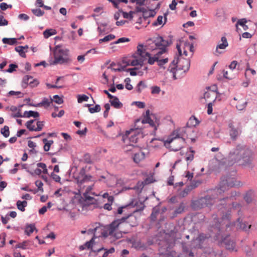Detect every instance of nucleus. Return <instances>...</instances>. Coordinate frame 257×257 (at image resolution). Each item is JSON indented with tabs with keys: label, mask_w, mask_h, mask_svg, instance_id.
Wrapping results in <instances>:
<instances>
[{
	"label": "nucleus",
	"mask_w": 257,
	"mask_h": 257,
	"mask_svg": "<svg viewBox=\"0 0 257 257\" xmlns=\"http://www.w3.org/2000/svg\"><path fill=\"white\" fill-rule=\"evenodd\" d=\"M228 197L220 199L218 200L217 207L218 214L220 216L221 222L223 221H229L231 218V209L237 211L238 218L234 223L237 229H240L244 231H247L251 227V225H247L246 222H243L244 219L243 211L242 209L241 203L237 202H233L231 203V207H229V204L227 203Z\"/></svg>",
	"instance_id": "nucleus-1"
},
{
	"label": "nucleus",
	"mask_w": 257,
	"mask_h": 257,
	"mask_svg": "<svg viewBox=\"0 0 257 257\" xmlns=\"http://www.w3.org/2000/svg\"><path fill=\"white\" fill-rule=\"evenodd\" d=\"M254 154L252 150L246 145L238 144L229 152L228 156L222 163L225 166H232L235 163L239 165L246 166L253 161Z\"/></svg>",
	"instance_id": "nucleus-2"
},
{
	"label": "nucleus",
	"mask_w": 257,
	"mask_h": 257,
	"mask_svg": "<svg viewBox=\"0 0 257 257\" xmlns=\"http://www.w3.org/2000/svg\"><path fill=\"white\" fill-rule=\"evenodd\" d=\"M75 180L77 183V189L78 193L77 195L82 194L86 201H91L95 200L93 197L88 195V194L93 189L95 183V178L85 172V169L82 168L79 172L74 176Z\"/></svg>",
	"instance_id": "nucleus-3"
},
{
	"label": "nucleus",
	"mask_w": 257,
	"mask_h": 257,
	"mask_svg": "<svg viewBox=\"0 0 257 257\" xmlns=\"http://www.w3.org/2000/svg\"><path fill=\"white\" fill-rule=\"evenodd\" d=\"M122 219H116L111 222L102 233L104 237L110 236L113 240L121 238L123 234L128 232V229L124 227V223L121 222Z\"/></svg>",
	"instance_id": "nucleus-4"
},
{
	"label": "nucleus",
	"mask_w": 257,
	"mask_h": 257,
	"mask_svg": "<svg viewBox=\"0 0 257 257\" xmlns=\"http://www.w3.org/2000/svg\"><path fill=\"white\" fill-rule=\"evenodd\" d=\"M190 66V60L182 57L175 58L169 66L168 70L173 73V77L176 79L178 74H181L187 71Z\"/></svg>",
	"instance_id": "nucleus-5"
},
{
	"label": "nucleus",
	"mask_w": 257,
	"mask_h": 257,
	"mask_svg": "<svg viewBox=\"0 0 257 257\" xmlns=\"http://www.w3.org/2000/svg\"><path fill=\"white\" fill-rule=\"evenodd\" d=\"M184 143L185 140L180 136L178 131L175 130L165 141L164 145L173 151H178L182 148Z\"/></svg>",
	"instance_id": "nucleus-6"
},
{
	"label": "nucleus",
	"mask_w": 257,
	"mask_h": 257,
	"mask_svg": "<svg viewBox=\"0 0 257 257\" xmlns=\"http://www.w3.org/2000/svg\"><path fill=\"white\" fill-rule=\"evenodd\" d=\"M221 194L220 193V190H219L218 188L214 189L210 191L209 194L195 201L194 204L196 207L199 208L210 207L214 204L216 199L218 197V195Z\"/></svg>",
	"instance_id": "nucleus-7"
},
{
	"label": "nucleus",
	"mask_w": 257,
	"mask_h": 257,
	"mask_svg": "<svg viewBox=\"0 0 257 257\" xmlns=\"http://www.w3.org/2000/svg\"><path fill=\"white\" fill-rule=\"evenodd\" d=\"M243 185L241 181L234 177H226L225 179L221 180L218 188L220 190V193H222L228 190L230 188L240 187Z\"/></svg>",
	"instance_id": "nucleus-8"
},
{
	"label": "nucleus",
	"mask_w": 257,
	"mask_h": 257,
	"mask_svg": "<svg viewBox=\"0 0 257 257\" xmlns=\"http://www.w3.org/2000/svg\"><path fill=\"white\" fill-rule=\"evenodd\" d=\"M54 60L52 64H62L71 61L69 56L68 51L62 49L60 46H56L54 50Z\"/></svg>",
	"instance_id": "nucleus-9"
},
{
	"label": "nucleus",
	"mask_w": 257,
	"mask_h": 257,
	"mask_svg": "<svg viewBox=\"0 0 257 257\" xmlns=\"http://www.w3.org/2000/svg\"><path fill=\"white\" fill-rule=\"evenodd\" d=\"M143 47L144 46L142 44H140L138 46L137 54L143 58L144 61L148 58V63L150 65H153L155 62H157V60L159 59V56L163 54V50L162 51H158L156 54H155L153 57H152L149 53L146 52Z\"/></svg>",
	"instance_id": "nucleus-10"
},
{
	"label": "nucleus",
	"mask_w": 257,
	"mask_h": 257,
	"mask_svg": "<svg viewBox=\"0 0 257 257\" xmlns=\"http://www.w3.org/2000/svg\"><path fill=\"white\" fill-rule=\"evenodd\" d=\"M141 130L138 128H131L125 132L122 137L124 143L136 144L137 143L139 137L142 136Z\"/></svg>",
	"instance_id": "nucleus-11"
},
{
	"label": "nucleus",
	"mask_w": 257,
	"mask_h": 257,
	"mask_svg": "<svg viewBox=\"0 0 257 257\" xmlns=\"http://www.w3.org/2000/svg\"><path fill=\"white\" fill-rule=\"evenodd\" d=\"M138 210H135L133 213L128 214L126 216L123 217L120 219H122L121 222L124 223V227L127 229V226L134 227L138 224V218L135 215V213L138 212Z\"/></svg>",
	"instance_id": "nucleus-12"
},
{
	"label": "nucleus",
	"mask_w": 257,
	"mask_h": 257,
	"mask_svg": "<svg viewBox=\"0 0 257 257\" xmlns=\"http://www.w3.org/2000/svg\"><path fill=\"white\" fill-rule=\"evenodd\" d=\"M228 127L230 139L232 141H236L242 133L241 127L235 126L234 122L232 120L228 122Z\"/></svg>",
	"instance_id": "nucleus-13"
},
{
	"label": "nucleus",
	"mask_w": 257,
	"mask_h": 257,
	"mask_svg": "<svg viewBox=\"0 0 257 257\" xmlns=\"http://www.w3.org/2000/svg\"><path fill=\"white\" fill-rule=\"evenodd\" d=\"M207 236L204 233H200L198 237L193 239L191 243V247L192 248H200L202 246L203 244L207 238Z\"/></svg>",
	"instance_id": "nucleus-14"
},
{
	"label": "nucleus",
	"mask_w": 257,
	"mask_h": 257,
	"mask_svg": "<svg viewBox=\"0 0 257 257\" xmlns=\"http://www.w3.org/2000/svg\"><path fill=\"white\" fill-rule=\"evenodd\" d=\"M243 199L246 204L254 203L256 202V193L253 189L247 190L243 195Z\"/></svg>",
	"instance_id": "nucleus-15"
},
{
	"label": "nucleus",
	"mask_w": 257,
	"mask_h": 257,
	"mask_svg": "<svg viewBox=\"0 0 257 257\" xmlns=\"http://www.w3.org/2000/svg\"><path fill=\"white\" fill-rule=\"evenodd\" d=\"M233 99L236 101L235 107L238 110L244 109L247 104V101L245 97L243 96H237Z\"/></svg>",
	"instance_id": "nucleus-16"
},
{
	"label": "nucleus",
	"mask_w": 257,
	"mask_h": 257,
	"mask_svg": "<svg viewBox=\"0 0 257 257\" xmlns=\"http://www.w3.org/2000/svg\"><path fill=\"white\" fill-rule=\"evenodd\" d=\"M155 44L157 47H158L160 50L159 51H162L163 50V53L166 52V47L168 45L167 41L164 40L162 37H158L154 41Z\"/></svg>",
	"instance_id": "nucleus-17"
},
{
	"label": "nucleus",
	"mask_w": 257,
	"mask_h": 257,
	"mask_svg": "<svg viewBox=\"0 0 257 257\" xmlns=\"http://www.w3.org/2000/svg\"><path fill=\"white\" fill-rule=\"evenodd\" d=\"M34 173L37 175H40L41 174H48V170L46 165L43 163H38L36 164V168L34 171Z\"/></svg>",
	"instance_id": "nucleus-18"
},
{
	"label": "nucleus",
	"mask_w": 257,
	"mask_h": 257,
	"mask_svg": "<svg viewBox=\"0 0 257 257\" xmlns=\"http://www.w3.org/2000/svg\"><path fill=\"white\" fill-rule=\"evenodd\" d=\"M228 46V43L227 39L225 37H222L221 38L220 41H219L216 46L215 50V55H218L221 53L218 49H225Z\"/></svg>",
	"instance_id": "nucleus-19"
},
{
	"label": "nucleus",
	"mask_w": 257,
	"mask_h": 257,
	"mask_svg": "<svg viewBox=\"0 0 257 257\" xmlns=\"http://www.w3.org/2000/svg\"><path fill=\"white\" fill-rule=\"evenodd\" d=\"M221 239L222 243H223L224 244L225 247L227 249L230 250L231 251H237V250L235 249V242L231 240L230 239H229L228 236L224 237L223 238H221Z\"/></svg>",
	"instance_id": "nucleus-20"
},
{
	"label": "nucleus",
	"mask_w": 257,
	"mask_h": 257,
	"mask_svg": "<svg viewBox=\"0 0 257 257\" xmlns=\"http://www.w3.org/2000/svg\"><path fill=\"white\" fill-rule=\"evenodd\" d=\"M131 66H137L140 65L143 66L144 64V59L140 56V58H138L136 56H133L132 59H130Z\"/></svg>",
	"instance_id": "nucleus-21"
},
{
	"label": "nucleus",
	"mask_w": 257,
	"mask_h": 257,
	"mask_svg": "<svg viewBox=\"0 0 257 257\" xmlns=\"http://www.w3.org/2000/svg\"><path fill=\"white\" fill-rule=\"evenodd\" d=\"M130 243L132 244L133 247L137 249H144L145 248V245L142 243L140 240L132 238L130 240Z\"/></svg>",
	"instance_id": "nucleus-22"
},
{
	"label": "nucleus",
	"mask_w": 257,
	"mask_h": 257,
	"mask_svg": "<svg viewBox=\"0 0 257 257\" xmlns=\"http://www.w3.org/2000/svg\"><path fill=\"white\" fill-rule=\"evenodd\" d=\"M141 122L143 124L148 123L150 126L154 127V131H156L157 130V127L159 125V124L157 121L154 122L150 117L144 118L142 119Z\"/></svg>",
	"instance_id": "nucleus-23"
},
{
	"label": "nucleus",
	"mask_w": 257,
	"mask_h": 257,
	"mask_svg": "<svg viewBox=\"0 0 257 257\" xmlns=\"http://www.w3.org/2000/svg\"><path fill=\"white\" fill-rule=\"evenodd\" d=\"M95 238V235H94V236L88 241H87L86 242H85V244L82 245H80L79 247V249L80 250H84L85 249H90V248H91L92 247V245L94 243V238Z\"/></svg>",
	"instance_id": "nucleus-24"
},
{
	"label": "nucleus",
	"mask_w": 257,
	"mask_h": 257,
	"mask_svg": "<svg viewBox=\"0 0 257 257\" xmlns=\"http://www.w3.org/2000/svg\"><path fill=\"white\" fill-rule=\"evenodd\" d=\"M145 158V154L143 152H139L136 153L133 157L134 161L136 163H139Z\"/></svg>",
	"instance_id": "nucleus-25"
},
{
	"label": "nucleus",
	"mask_w": 257,
	"mask_h": 257,
	"mask_svg": "<svg viewBox=\"0 0 257 257\" xmlns=\"http://www.w3.org/2000/svg\"><path fill=\"white\" fill-rule=\"evenodd\" d=\"M109 102L112 106L115 108H120L122 106V104L119 101L118 98L114 96L112 99L109 100Z\"/></svg>",
	"instance_id": "nucleus-26"
},
{
	"label": "nucleus",
	"mask_w": 257,
	"mask_h": 257,
	"mask_svg": "<svg viewBox=\"0 0 257 257\" xmlns=\"http://www.w3.org/2000/svg\"><path fill=\"white\" fill-rule=\"evenodd\" d=\"M204 97L206 100H210L209 99L211 98V100L214 101L216 97V94L214 91H209L206 92L204 94Z\"/></svg>",
	"instance_id": "nucleus-27"
},
{
	"label": "nucleus",
	"mask_w": 257,
	"mask_h": 257,
	"mask_svg": "<svg viewBox=\"0 0 257 257\" xmlns=\"http://www.w3.org/2000/svg\"><path fill=\"white\" fill-rule=\"evenodd\" d=\"M53 102V99L52 98L50 99V100H49L48 98H44V99L42 101V102L36 104H34L33 106H44L45 107H48L50 105V103Z\"/></svg>",
	"instance_id": "nucleus-28"
},
{
	"label": "nucleus",
	"mask_w": 257,
	"mask_h": 257,
	"mask_svg": "<svg viewBox=\"0 0 257 257\" xmlns=\"http://www.w3.org/2000/svg\"><path fill=\"white\" fill-rule=\"evenodd\" d=\"M32 77L31 76L29 75H26L24 77L22 83V86L23 88H26L28 84L31 85L32 83V81H29L30 79H32Z\"/></svg>",
	"instance_id": "nucleus-29"
},
{
	"label": "nucleus",
	"mask_w": 257,
	"mask_h": 257,
	"mask_svg": "<svg viewBox=\"0 0 257 257\" xmlns=\"http://www.w3.org/2000/svg\"><path fill=\"white\" fill-rule=\"evenodd\" d=\"M132 207L133 206L131 204L123 206L118 208L117 212L118 214L126 213L128 212V210L132 208Z\"/></svg>",
	"instance_id": "nucleus-30"
},
{
	"label": "nucleus",
	"mask_w": 257,
	"mask_h": 257,
	"mask_svg": "<svg viewBox=\"0 0 257 257\" xmlns=\"http://www.w3.org/2000/svg\"><path fill=\"white\" fill-rule=\"evenodd\" d=\"M57 34V31L55 29H47L43 32L44 37L47 39L51 36Z\"/></svg>",
	"instance_id": "nucleus-31"
},
{
	"label": "nucleus",
	"mask_w": 257,
	"mask_h": 257,
	"mask_svg": "<svg viewBox=\"0 0 257 257\" xmlns=\"http://www.w3.org/2000/svg\"><path fill=\"white\" fill-rule=\"evenodd\" d=\"M4 44H7L10 45H14L17 44V41L16 38H4L2 39Z\"/></svg>",
	"instance_id": "nucleus-32"
},
{
	"label": "nucleus",
	"mask_w": 257,
	"mask_h": 257,
	"mask_svg": "<svg viewBox=\"0 0 257 257\" xmlns=\"http://www.w3.org/2000/svg\"><path fill=\"white\" fill-rule=\"evenodd\" d=\"M27 202L26 201H21L20 200H18L17 202V206L18 209H19L20 210H21L22 211H25V207L27 206Z\"/></svg>",
	"instance_id": "nucleus-33"
},
{
	"label": "nucleus",
	"mask_w": 257,
	"mask_h": 257,
	"mask_svg": "<svg viewBox=\"0 0 257 257\" xmlns=\"http://www.w3.org/2000/svg\"><path fill=\"white\" fill-rule=\"evenodd\" d=\"M43 141V143L45 144L44 146V149L45 151L47 152L50 150L51 145L53 143V141H52V140L48 141L46 139H44Z\"/></svg>",
	"instance_id": "nucleus-34"
},
{
	"label": "nucleus",
	"mask_w": 257,
	"mask_h": 257,
	"mask_svg": "<svg viewBox=\"0 0 257 257\" xmlns=\"http://www.w3.org/2000/svg\"><path fill=\"white\" fill-rule=\"evenodd\" d=\"M195 154V151L193 150H190V151L187 152L186 153V160L187 162H191L193 159H194V155Z\"/></svg>",
	"instance_id": "nucleus-35"
},
{
	"label": "nucleus",
	"mask_w": 257,
	"mask_h": 257,
	"mask_svg": "<svg viewBox=\"0 0 257 257\" xmlns=\"http://www.w3.org/2000/svg\"><path fill=\"white\" fill-rule=\"evenodd\" d=\"M115 38V36L112 34H109L107 36H105L103 38L100 39L99 40L100 43L102 42H108L110 40H112Z\"/></svg>",
	"instance_id": "nucleus-36"
},
{
	"label": "nucleus",
	"mask_w": 257,
	"mask_h": 257,
	"mask_svg": "<svg viewBox=\"0 0 257 257\" xmlns=\"http://www.w3.org/2000/svg\"><path fill=\"white\" fill-rule=\"evenodd\" d=\"M44 123L45 122L44 121H37L36 123L37 127H35L33 125V131H41L44 125Z\"/></svg>",
	"instance_id": "nucleus-37"
},
{
	"label": "nucleus",
	"mask_w": 257,
	"mask_h": 257,
	"mask_svg": "<svg viewBox=\"0 0 257 257\" xmlns=\"http://www.w3.org/2000/svg\"><path fill=\"white\" fill-rule=\"evenodd\" d=\"M1 134L5 137L8 138L10 135L9 127L8 126L5 125L1 130Z\"/></svg>",
	"instance_id": "nucleus-38"
},
{
	"label": "nucleus",
	"mask_w": 257,
	"mask_h": 257,
	"mask_svg": "<svg viewBox=\"0 0 257 257\" xmlns=\"http://www.w3.org/2000/svg\"><path fill=\"white\" fill-rule=\"evenodd\" d=\"M24 49H25V47L23 46H19L18 47H16L15 48V50L19 52L20 55L22 57H25L26 55L25 53V52L24 51Z\"/></svg>",
	"instance_id": "nucleus-39"
},
{
	"label": "nucleus",
	"mask_w": 257,
	"mask_h": 257,
	"mask_svg": "<svg viewBox=\"0 0 257 257\" xmlns=\"http://www.w3.org/2000/svg\"><path fill=\"white\" fill-rule=\"evenodd\" d=\"M204 256H205V257H223L222 256V254L221 253H215V252L213 251L212 252H210L208 254H206V253H204V254H203L201 257H204Z\"/></svg>",
	"instance_id": "nucleus-40"
},
{
	"label": "nucleus",
	"mask_w": 257,
	"mask_h": 257,
	"mask_svg": "<svg viewBox=\"0 0 257 257\" xmlns=\"http://www.w3.org/2000/svg\"><path fill=\"white\" fill-rule=\"evenodd\" d=\"M100 110H101L100 106L98 104L95 105V106L94 107H89V111L91 113L99 112L100 111Z\"/></svg>",
	"instance_id": "nucleus-41"
},
{
	"label": "nucleus",
	"mask_w": 257,
	"mask_h": 257,
	"mask_svg": "<svg viewBox=\"0 0 257 257\" xmlns=\"http://www.w3.org/2000/svg\"><path fill=\"white\" fill-rule=\"evenodd\" d=\"M185 206L183 203H180L179 206L176 209L175 211V214H180L183 212L184 210Z\"/></svg>",
	"instance_id": "nucleus-42"
},
{
	"label": "nucleus",
	"mask_w": 257,
	"mask_h": 257,
	"mask_svg": "<svg viewBox=\"0 0 257 257\" xmlns=\"http://www.w3.org/2000/svg\"><path fill=\"white\" fill-rule=\"evenodd\" d=\"M126 145L124 146V150L125 151H131L133 150L134 148H136L137 146L134 145L133 144L125 143Z\"/></svg>",
	"instance_id": "nucleus-43"
},
{
	"label": "nucleus",
	"mask_w": 257,
	"mask_h": 257,
	"mask_svg": "<svg viewBox=\"0 0 257 257\" xmlns=\"http://www.w3.org/2000/svg\"><path fill=\"white\" fill-rule=\"evenodd\" d=\"M168 62V58L161 59L160 56H159V59L157 60L158 65L161 67H163V65Z\"/></svg>",
	"instance_id": "nucleus-44"
},
{
	"label": "nucleus",
	"mask_w": 257,
	"mask_h": 257,
	"mask_svg": "<svg viewBox=\"0 0 257 257\" xmlns=\"http://www.w3.org/2000/svg\"><path fill=\"white\" fill-rule=\"evenodd\" d=\"M191 190L192 189H191L190 186H188L180 192V195L181 197H184L186 196Z\"/></svg>",
	"instance_id": "nucleus-45"
},
{
	"label": "nucleus",
	"mask_w": 257,
	"mask_h": 257,
	"mask_svg": "<svg viewBox=\"0 0 257 257\" xmlns=\"http://www.w3.org/2000/svg\"><path fill=\"white\" fill-rule=\"evenodd\" d=\"M25 232L28 235H30L32 233V224H27L25 229Z\"/></svg>",
	"instance_id": "nucleus-46"
},
{
	"label": "nucleus",
	"mask_w": 257,
	"mask_h": 257,
	"mask_svg": "<svg viewBox=\"0 0 257 257\" xmlns=\"http://www.w3.org/2000/svg\"><path fill=\"white\" fill-rule=\"evenodd\" d=\"M53 101H54L56 103L60 104L63 102V100L62 98L59 97L58 95H55L53 96Z\"/></svg>",
	"instance_id": "nucleus-47"
},
{
	"label": "nucleus",
	"mask_w": 257,
	"mask_h": 257,
	"mask_svg": "<svg viewBox=\"0 0 257 257\" xmlns=\"http://www.w3.org/2000/svg\"><path fill=\"white\" fill-rule=\"evenodd\" d=\"M28 242L27 241H25L23 242L22 243H20L17 244L15 247L16 248H22V249H24L27 248V247L28 246Z\"/></svg>",
	"instance_id": "nucleus-48"
},
{
	"label": "nucleus",
	"mask_w": 257,
	"mask_h": 257,
	"mask_svg": "<svg viewBox=\"0 0 257 257\" xmlns=\"http://www.w3.org/2000/svg\"><path fill=\"white\" fill-rule=\"evenodd\" d=\"M138 70V68L137 67H135L134 68H130L127 70V71L130 72V75L132 76H136L137 75L140 74V72H137Z\"/></svg>",
	"instance_id": "nucleus-49"
},
{
	"label": "nucleus",
	"mask_w": 257,
	"mask_h": 257,
	"mask_svg": "<svg viewBox=\"0 0 257 257\" xmlns=\"http://www.w3.org/2000/svg\"><path fill=\"white\" fill-rule=\"evenodd\" d=\"M240 195V193L239 192H237V191H232L230 193V196L229 197H228V200L229 199H235L236 197L239 196Z\"/></svg>",
	"instance_id": "nucleus-50"
},
{
	"label": "nucleus",
	"mask_w": 257,
	"mask_h": 257,
	"mask_svg": "<svg viewBox=\"0 0 257 257\" xmlns=\"http://www.w3.org/2000/svg\"><path fill=\"white\" fill-rule=\"evenodd\" d=\"M159 252L160 257H172L168 250H166L165 252H164L163 249L161 248Z\"/></svg>",
	"instance_id": "nucleus-51"
},
{
	"label": "nucleus",
	"mask_w": 257,
	"mask_h": 257,
	"mask_svg": "<svg viewBox=\"0 0 257 257\" xmlns=\"http://www.w3.org/2000/svg\"><path fill=\"white\" fill-rule=\"evenodd\" d=\"M44 12L42 11L40 9H37L35 10H33V14L37 17L42 16L44 14Z\"/></svg>",
	"instance_id": "nucleus-52"
},
{
	"label": "nucleus",
	"mask_w": 257,
	"mask_h": 257,
	"mask_svg": "<svg viewBox=\"0 0 257 257\" xmlns=\"http://www.w3.org/2000/svg\"><path fill=\"white\" fill-rule=\"evenodd\" d=\"M124 81L125 82V88L129 90H132L133 88V86L130 84L131 79L130 78H126L125 79Z\"/></svg>",
	"instance_id": "nucleus-53"
},
{
	"label": "nucleus",
	"mask_w": 257,
	"mask_h": 257,
	"mask_svg": "<svg viewBox=\"0 0 257 257\" xmlns=\"http://www.w3.org/2000/svg\"><path fill=\"white\" fill-rule=\"evenodd\" d=\"M189 121L193 126H196L199 123L198 120L194 116H192L190 118Z\"/></svg>",
	"instance_id": "nucleus-54"
},
{
	"label": "nucleus",
	"mask_w": 257,
	"mask_h": 257,
	"mask_svg": "<svg viewBox=\"0 0 257 257\" xmlns=\"http://www.w3.org/2000/svg\"><path fill=\"white\" fill-rule=\"evenodd\" d=\"M201 183V181L199 180L194 181L189 186L191 187V189H193L198 187Z\"/></svg>",
	"instance_id": "nucleus-55"
},
{
	"label": "nucleus",
	"mask_w": 257,
	"mask_h": 257,
	"mask_svg": "<svg viewBox=\"0 0 257 257\" xmlns=\"http://www.w3.org/2000/svg\"><path fill=\"white\" fill-rule=\"evenodd\" d=\"M17 67L18 66L17 65L11 64L9 65V68L5 70V71L9 73H12L15 70L16 68H17Z\"/></svg>",
	"instance_id": "nucleus-56"
},
{
	"label": "nucleus",
	"mask_w": 257,
	"mask_h": 257,
	"mask_svg": "<svg viewBox=\"0 0 257 257\" xmlns=\"http://www.w3.org/2000/svg\"><path fill=\"white\" fill-rule=\"evenodd\" d=\"M35 184L36 185V186L38 187V191H40L41 192H43V183L41 181H39V180H37L35 182Z\"/></svg>",
	"instance_id": "nucleus-57"
},
{
	"label": "nucleus",
	"mask_w": 257,
	"mask_h": 257,
	"mask_svg": "<svg viewBox=\"0 0 257 257\" xmlns=\"http://www.w3.org/2000/svg\"><path fill=\"white\" fill-rule=\"evenodd\" d=\"M134 13L132 11L129 13L123 12V17L124 18L132 19L133 18Z\"/></svg>",
	"instance_id": "nucleus-58"
},
{
	"label": "nucleus",
	"mask_w": 257,
	"mask_h": 257,
	"mask_svg": "<svg viewBox=\"0 0 257 257\" xmlns=\"http://www.w3.org/2000/svg\"><path fill=\"white\" fill-rule=\"evenodd\" d=\"M163 17L162 16H159L158 17L157 21L153 23L154 26H158L160 25L163 23Z\"/></svg>",
	"instance_id": "nucleus-59"
},
{
	"label": "nucleus",
	"mask_w": 257,
	"mask_h": 257,
	"mask_svg": "<svg viewBox=\"0 0 257 257\" xmlns=\"http://www.w3.org/2000/svg\"><path fill=\"white\" fill-rule=\"evenodd\" d=\"M8 25V21L4 19L3 15L0 16V26H4Z\"/></svg>",
	"instance_id": "nucleus-60"
},
{
	"label": "nucleus",
	"mask_w": 257,
	"mask_h": 257,
	"mask_svg": "<svg viewBox=\"0 0 257 257\" xmlns=\"http://www.w3.org/2000/svg\"><path fill=\"white\" fill-rule=\"evenodd\" d=\"M137 87H138V88H137L138 92H141L142 89L145 88L146 87V86L145 85L144 82H143V81H141L138 83Z\"/></svg>",
	"instance_id": "nucleus-61"
},
{
	"label": "nucleus",
	"mask_w": 257,
	"mask_h": 257,
	"mask_svg": "<svg viewBox=\"0 0 257 257\" xmlns=\"http://www.w3.org/2000/svg\"><path fill=\"white\" fill-rule=\"evenodd\" d=\"M88 99V97L85 95H79L78 97V102L79 103H81L84 101H87Z\"/></svg>",
	"instance_id": "nucleus-62"
},
{
	"label": "nucleus",
	"mask_w": 257,
	"mask_h": 257,
	"mask_svg": "<svg viewBox=\"0 0 257 257\" xmlns=\"http://www.w3.org/2000/svg\"><path fill=\"white\" fill-rule=\"evenodd\" d=\"M151 89L152 94H159L161 91L160 88L157 86L152 87Z\"/></svg>",
	"instance_id": "nucleus-63"
},
{
	"label": "nucleus",
	"mask_w": 257,
	"mask_h": 257,
	"mask_svg": "<svg viewBox=\"0 0 257 257\" xmlns=\"http://www.w3.org/2000/svg\"><path fill=\"white\" fill-rule=\"evenodd\" d=\"M51 177L55 181L57 182H60L61 178L59 175L55 174L54 172H52L51 174Z\"/></svg>",
	"instance_id": "nucleus-64"
}]
</instances>
